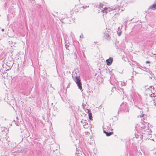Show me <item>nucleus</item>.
Returning <instances> with one entry per match:
<instances>
[{"label":"nucleus","mask_w":156,"mask_h":156,"mask_svg":"<svg viewBox=\"0 0 156 156\" xmlns=\"http://www.w3.org/2000/svg\"><path fill=\"white\" fill-rule=\"evenodd\" d=\"M72 77L74 81L76 83L78 88L80 90L82 89V84L81 82L80 79V76H78L76 73H73L72 75Z\"/></svg>","instance_id":"obj_1"},{"label":"nucleus","mask_w":156,"mask_h":156,"mask_svg":"<svg viewBox=\"0 0 156 156\" xmlns=\"http://www.w3.org/2000/svg\"><path fill=\"white\" fill-rule=\"evenodd\" d=\"M139 126L140 127V129H141V132L143 134L148 135L150 134V133L151 132L148 127L146 126L144 124L141 123Z\"/></svg>","instance_id":"obj_2"},{"label":"nucleus","mask_w":156,"mask_h":156,"mask_svg":"<svg viewBox=\"0 0 156 156\" xmlns=\"http://www.w3.org/2000/svg\"><path fill=\"white\" fill-rule=\"evenodd\" d=\"M119 6L118 5L110 7L109 8L105 7L103 10H102L101 11L103 13H106L110 12V11L114 10H119Z\"/></svg>","instance_id":"obj_3"},{"label":"nucleus","mask_w":156,"mask_h":156,"mask_svg":"<svg viewBox=\"0 0 156 156\" xmlns=\"http://www.w3.org/2000/svg\"><path fill=\"white\" fill-rule=\"evenodd\" d=\"M129 110V109L128 108V105L126 103H123L120 106V108H119V110L117 112V115H119V111H122L124 112H128Z\"/></svg>","instance_id":"obj_4"},{"label":"nucleus","mask_w":156,"mask_h":156,"mask_svg":"<svg viewBox=\"0 0 156 156\" xmlns=\"http://www.w3.org/2000/svg\"><path fill=\"white\" fill-rule=\"evenodd\" d=\"M110 30L108 29L107 32H105L104 33V35L103 36L104 38L108 40H110V36L109 34Z\"/></svg>","instance_id":"obj_5"},{"label":"nucleus","mask_w":156,"mask_h":156,"mask_svg":"<svg viewBox=\"0 0 156 156\" xmlns=\"http://www.w3.org/2000/svg\"><path fill=\"white\" fill-rule=\"evenodd\" d=\"M151 98H152V99L153 100L151 101V103L153 104L154 105H156V96L155 95V94L153 93L152 94H149Z\"/></svg>","instance_id":"obj_6"},{"label":"nucleus","mask_w":156,"mask_h":156,"mask_svg":"<svg viewBox=\"0 0 156 156\" xmlns=\"http://www.w3.org/2000/svg\"><path fill=\"white\" fill-rule=\"evenodd\" d=\"M113 61V58L112 57H110L109 59H107L106 60V62L108 66H110L112 64Z\"/></svg>","instance_id":"obj_7"},{"label":"nucleus","mask_w":156,"mask_h":156,"mask_svg":"<svg viewBox=\"0 0 156 156\" xmlns=\"http://www.w3.org/2000/svg\"><path fill=\"white\" fill-rule=\"evenodd\" d=\"M134 105L135 106L137 107L138 108L140 109H142L143 106L142 105V103L140 102H138L137 104H136L135 103H134Z\"/></svg>","instance_id":"obj_8"},{"label":"nucleus","mask_w":156,"mask_h":156,"mask_svg":"<svg viewBox=\"0 0 156 156\" xmlns=\"http://www.w3.org/2000/svg\"><path fill=\"white\" fill-rule=\"evenodd\" d=\"M105 128H103V132L104 133H105L106 135L107 136H109L110 135H112V134H113V132H108L106 131V130H105Z\"/></svg>","instance_id":"obj_9"},{"label":"nucleus","mask_w":156,"mask_h":156,"mask_svg":"<svg viewBox=\"0 0 156 156\" xmlns=\"http://www.w3.org/2000/svg\"><path fill=\"white\" fill-rule=\"evenodd\" d=\"M88 115L89 116V119L90 120H92V114L90 112V110L89 109L88 110Z\"/></svg>","instance_id":"obj_10"},{"label":"nucleus","mask_w":156,"mask_h":156,"mask_svg":"<svg viewBox=\"0 0 156 156\" xmlns=\"http://www.w3.org/2000/svg\"><path fill=\"white\" fill-rule=\"evenodd\" d=\"M135 137L136 139L139 138L141 139L142 138V136L140 135V134L139 135L138 133V134L135 133Z\"/></svg>","instance_id":"obj_11"},{"label":"nucleus","mask_w":156,"mask_h":156,"mask_svg":"<svg viewBox=\"0 0 156 156\" xmlns=\"http://www.w3.org/2000/svg\"><path fill=\"white\" fill-rule=\"evenodd\" d=\"M83 126L84 128L85 129H87L88 127V124L87 123L85 122Z\"/></svg>","instance_id":"obj_12"},{"label":"nucleus","mask_w":156,"mask_h":156,"mask_svg":"<svg viewBox=\"0 0 156 156\" xmlns=\"http://www.w3.org/2000/svg\"><path fill=\"white\" fill-rule=\"evenodd\" d=\"M105 126H104L103 127V128H105V129H107L108 130H110V127H111V126L110 125H108V126H107L106 127L107 128H106L105 127Z\"/></svg>","instance_id":"obj_13"},{"label":"nucleus","mask_w":156,"mask_h":156,"mask_svg":"<svg viewBox=\"0 0 156 156\" xmlns=\"http://www.w3.org/2000/svg\"><path fill=\"white\" fill-rule=\"evenodd\" d=\"M65 43H66V44L65 45V46L66 48L67 49L69 50V49H68V48L69 47V43H68V44L66 43V41H65Z\"/></svg>","instance_id":"obj_14"},{"label":"nucleus","mask_w":156,"mask_h":156,"mask_svg":"<svg viewBox=\"0 0 156 156\" xmlns=\"http://www.w3.org/2000/svg\"><path fill=\"white\" fill-rule=\"evenodd\" d=\"M151 9H156V2L155 4H153L151 7Z\"/></svg>","instance_id":"obj_15"},{"label":"nucleus","mask_w":156,"mask_h":156,"mask_svg":"<svg viewBox=\"0 0 156 156\" xmlns=\"http://www.w3.org/2000/svg\"><path fill=\"white\" fill-rule=\"evenodd\" d=\"M121 85L122 86H125L126 85V84L124 82H121Z\"/></svg>","instance_id":"obj_16"},{"label":"nucleus","mask_w":156,"mask_h":156,"mask_svg":"<svg viewBox=\"0 0 156 156\" xmlns=\"http://www.w3.org/2000/svg\"><path fill=\"white\" fill-rule=\"evenodd\" d=\"M103 6V4L102 3H100L99 4V7L100 8H102Z\"/></svg>","instance_id":"obj_17"},{"label":"nucleus","mask_w":156,"mask_h":156,"mask_svg":"<svg viewBox=\"0 0 156 156\" xmlns=\"http://www.w3.org/2000/svg\"><path fill=\"white\" fill-rule=\"evenodd\" d=\"M152 89L154 90V87L153 86H151V88H149L148 89H149V90H150L151 91H152L151 89Z\"/></svg>","instance_id":"obj_18"},{"label":"nucleus","mask_w":156,"mask_h":156,"mask_svg":"<svg viewBox=\"0 0 156 156\" xmlns=\"http://www.w3.org/2000/svg\"><path fill=\"white\" fill-rule=\"evenodd\" d=\"M117 34H118L119 36H120L121 34V32H119L118 31H117Z\"/></svg>","instance_id":"obj_19"},{"label":"nucleus","mask_w":156,"mask_h":156,"mask_svg":"<svg viewBox=\"0 0 156 156\" xmlns=\"http://www.w3.org/2000/svg\"><path fill=\"white\" fill-rule=\"evenodd\" d=\"M18 121L17 120V122H16V121L15 122V124L17 126H18Z\"/></svg>","instance_id":"obj_20"},{"label":"nucleus","mask_w":156,"mask_h":156,"mask_svg":"<svg viewBox=\"0 0 156 156\" xmlns=\"http://www.w3.org/2000/svg\"><path fill=\"white\" fill-rule=\"evenodd\" d=\"M83 8L84 9H85L86 8H88L89 7V6H83Z\"/></svg>","instance_id":"obj_21"},{"label":"nucleus","mask_w":156,"mask_h":156,"mask_svg":"<svg viewBox=\"0 0 156 156\" xmlns=\"http://www.w3.org/2000/svg\"><path fill=\"white\" fill-rule=\"evenodd\" d=\"M151 63V62L149 61H147L146 62V63L147 64H149L150 63Z\"/></svg>","instance_id":"obj_22"},{"label":"nucleus","mask_w":156,"mask_h":156,"mask_svg":"<svg viewBox=\"0 0 156 156\" xmlns=\"http://www.w3.org/2000/svg\"><path fill=\"white\" fill-rule=\"evenodd\" d=\"M142 67L144 68L145 70L147 69V68L146 67Z\"/></svg>","instance_id":"obj_23"},{"label":"nucleus","mask_w":156,"mask_h":156,"mask_svg":"<svg viewBox=\"0 0 156 156\" xmlns=\"http://www.w3.org/2000/svg\"><path fill=\"white\" fill-rule=\"evenodd\" d=\"M76 154H77V155L78 156H80V154L79 153H76Z\"/></svg>","instance_id":"obj_24"},{"label":"nucleus","mask_w":156,"mask_h":156,"mask_svg":"<svg viewBox=\"0 0 156 156\" xmlns=\"http://www.w3.org/2000/svg\"><path fill=\"white\" fill-rule=\"evenodd\" d=\"M83 34H81L80 36V37L81 38L82 37H83Z\"/></svg>","instance_id":"obj_25"},{"label":"nucleus","mask_w":156,"mask_h":156,"mask_svg":"<svg viewBox=\"0 0 156 156\" xmlns=\"http://www.w3.org/2000/svg\"><path fill=\"white\" fill-rule=\"evenodd\" d=\"M11 67L10 66H9V68L8 69V70L11 69Z\"/></svg>","instance_id":"obj_26"},{"label":"nucleus","mask_w":156,"mask_h":156,"mask_svg":"<svg viewBox=\"0 0 156 156\" xmlns=\"http://www.w3.org/2000/svg\"><path fill=\"white\" fill-rule=\"evenodd\" d=\"M144 115H140V117H143Z\"/></svg>","instance_id":"obj_27"},{"label":"nucleus","mask_w":156,"mask_h":156,"mask_svg":"<svg viewBox=\"0 0 156 156\" xmlns=\"http://www.w3.org/2000/svg\"><path fill=\"white\" fill-rule=\"evenodd\" d=\"M4 29H2V31H3V32L4 31Z\"/></svg>","instance_id":"obj_28"},{"label":"nucleus","mask_w":156,"mask_h":156,"mask_svg":"<svg viewBox=\"0 0 156 156\" xmlns=\"http://www.w3.org/2000/svg\"><path fill=\"white\" fill-rule=\"evenodd\" d=\"M82 106L83 107V108H84V105H83V104H82Z\"/></svg>","instance_id":"obj_29"},{"label":"nucleus","mask_w":156,"mask_h":156,"mask_svg":"<svg viewBox=\"0 0 156 156\" xmlns=\"http://www.w3.org/2000/svg\"><path fill=\"white\" fill-rule=\"evenodd\" d=\"M137 68H139V67H137ZM139 69H142L141 68H139Z\"/></svg>","instance_id":"obj_30"},{"label":"nucleus","mask_w":156,"mask_h":156,"mask_svg":"<svg viewBox=\"0 0 156 156\" xmlns=\"http://www.w3.org/2000/svg\"><path fill=\"white\" fill-rule=\"evenodd\" d=\"M16 120H18V117H16Z\"/></svg>","instance_id":"obj_31"},{"label":"nucleus","mask_w":156,"mask_h":156,"mask_svg":"<svg viewBox=\"0 0 156 156\" xmlns=\"http://www.w3.org/2000/svg\"><path fill=\"white\" fill-rule=\"evenodd\" d=\"M119 29H120V28L119 27H118V30H119Z\"/></svg>","instance_id":"obj_32"}]
</instances>
